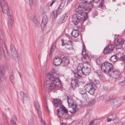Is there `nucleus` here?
<instances>
[{
    "label": "nucleus",
    "instance_id": "nucleus-64",
    "mask_svg": "<svg viewBox=\"0 0 125 125\" xmlns=\"http://www.w3.org/2000/svg\"><path fill=\"white\" fill-rule=\"evenodd\" d=\"M72 0H67V2L68 3H70Z\"/></svg>",
    "mask_w": 125,
    "mask_h": 125
},
{
    "label": "nucleus",
    "instance_id": "nucleus-38",
    "mask_svg": "<svg viewBox=\"0 0 125 125\" xmlns=\"http://www.w3.org/2000/svg\"><path fill=\"white\" fill-rule=\"evenodd\" d=\"M117 58L116 55H113L112 56L110 59V61L112 62H114L116 61L117 60Z\"/></svg>",
    "mask_w": 125,
    "mask_h": 125
},
{
    "label": "nucleus",
    "instance_id": "nucleus-27",
    "mask_svg": "<svg viewBox=\"0 0 125 125\" xmlns=\"http://www.w3.org/2000/svg\"><path fill=\"white\" fill-rule=\"evenodd\" d=\"M17 120V118L15 116H13L10 119V122L11 125H16V121Z\"/></svg>",
    "mask_w": 125,
    "mask_h": 125
},
{
    "label": "nucleus",
    "instance_id": "nucleus-43",
    "mask_svg": "<svg viewBox=\"0 0 125 125\" xmlns=\"http://www.w3.org/2000/svg\"><path fill=\"white\" fill-rule=\"evenodd\" d=\"M17 73H18L19 74V75L21 77V76L20 74V73L14 69H13L12 70V75L15 76Z\"/></svg>",
    "mask_w": 125,
    "mask_h": 125
},
{
    "label": "nucleus",
    "instance_id": "nucleus-47",
    "mask_svg": "<svg viewBox=\"0 0 125 125\" xmlns=\"http://www.w3.org/2000/svg\"><path fill=\"white\" fill-rule=\"evenodd\" d=\"M122 45L120 43H118L117 42V43L116 45V49H120L122 47Z\"/></svg>",
    "mask_w": 125,
    "mask_h": 125
},
{
    "label": "nucleus",
    "instance_id": "nucleus-52",
    "mask_svg": "<svg viewBox=\"0 0 125 125\" xmlns=\"http://www.w3.org/2000/svg\"><path fill=\"white\" fill-rule=\"evenodd\" d=\"M34 121L33 119L30 120L29 122V125H33Z\"/></svg>",
    "mask_w": 125,
    "mask_h": 125
},
{
    "label": "nucleus",
    "instance_id": "nucleus-21",
    "mask_svg": "<svg viewBox=\"0 0 125 125\" xmlns=\"http://www.w3.org/2000/svg\"><path fill=\"white\" fill-rule=\"evenodd\" d=\"M83 74L84 75H89L90 72V69L87 66H85L83 68Z\"/></svg>",
    "mask_w": 125,
    "mask_h": 125
},
{
    "label": "nucleus",
    "instance_id": "nucleus-16",
    "mask_svg": "<svg viewBox=\"0 0 125 125\" xmlns=\"http://www.w3.org/2000/svg\"><path fill=\"white\" fill-rule=\"evenodd\" d=\"M8 16V25L9 28L10 29L12 27L13 23V18L12 16L11 13H10Z\"/></svg>",
    "mask_w": 125,
    "mask_h": 125
},
{
    "label": "nucleus",
    "instance_id": "nucleus-6",
    "mask_svg": "<svg viewBox=\"0 0 125 125\" xmlns=\"http://www.w3.org/2000/svg\"><path fill=\"white\" fill-rule=\"evenodd\" d=\"M113 66L111 63L108 62H105L103 63L101 66V69L104 73H108L113 70Z\"/></svg>",
    "mask_w": 125,
    "mask_h": 125
},
{
    "label": "nucleus",
    "instance_id": "nucleus-17",
    "mask_svg": "<svg viewBox=\"0 0 125 125\" xmlns=\"http://www.w3.org/2000/svg\"><path fill=\"white\" fill-rule=\"evenodd\" d=\"M4 48L3 49V52L5 59V60H9L10 57L8 52L7 50V48L5 44H4Z\"/></svg>",
    "mask_w": 125,
    "mask_h": 125
},
{
    "label": "nucleus",
    "instance_id": "nucleus-1",
    "mask_svg": "<svg viewBox=\"0 0 125 125\" xmlns=\"http://www.w3.org/2000/svg\"><path fill=\"white\" fill-rule=\"evenodd\" d=\"M43 76L45 87L52 90L56 87H61V83L58 78V75L56 73H48L46 75V73L44 72Z\"/></svg>",
    "mask_w": 125,
    "mask_h": 125
},
{
    "label": "nucleus",
    "instance_id": "nucleus-28",
    "mask_svg": "<svg viewBox=\"0 0 125 125\" xmlns=\"http://www.w3.org/2000/svg\"><path fill=\"white\" fill-rule=\"evenodd\" d=\"M56 47V43H53L50 50V51L49 54V55L50 57L52 56L53 52H54Z\"/></svg>",
    "mask_w": 125,
    "mask_h": 125
},
{
    "label": "nucleus",
    "instance_id": "nucleus-4",
    "mask_svg": "<svg viewBox=\"0 0 125 125\" xmlns=\"http://www.w3.org/2000/svg\"><path fill=\"white\" fill-rule=\"evenodd\" d=\"M67 98L69 105L72 109L69 111V112L71 114L75 113L78 110L77 105L73 102V100L72 98L67 96Z\"/></svg>",
    "mask_w": 125,
    "mask_h": 125
},
{
    "label": "nucleus",
    "instance_id": "nucleus-23",
    "mask_svg": "<svg viewBox=\"0 0 125 125\" xmlns=\"http://www.w3.org/2000/svg\"><path fill=\"white\" fill-rule=\"evenodd\" d=\"M54 103L56 107H61L63 106L61 104V100L59 99H56L54 100Z\"/></svg>",
    "mask_w": 125,
    "mask_h": 125
},
{
    "label": "nucleus",
    "instance_id": "nucleus-7",
    "mask_svg": "<svg viewBox=\"0 0 125 125\" xmlns=\"http://www.w3.org/2000/svg\"><path fill=\"white\" fill-rule=\"evenodd\" d=\"M95 87V84L93 83L87 84L84 86L85 90L91 95L94 94Z\"/></svg>",
    "mask_w": 125,
    "mask_h": 125
},
{
    "label": "nucleus",
    "instance_id": "nucleus-45",
    "mask_svg": "<svg viewBox=\"0 0 125 125\" xmlns=\"http://www.w3.org/2000/svg\"><path fill=\"white\" fill-rule=\"evenodd\" d=\"M123 54L122 53H119L117 54L116 55L117 59H121L122 56H123Z\"/></svg>",
    "mask_w": 125,
    "mask_h": 125
},
{
    "label": "nucleus",
    "instance_id": "nucleus-55",
    "mask_svg": "<svg viewBox=\"0 0 125 125\" xmlns=\"http://www.w3.org/2000/svg\"><path fill=\"white\" fill-rule=\"evenodd\" d=\"M83 50L82 51V52H83V53H85V45L84 44H83Z\"/></svg>",
    "mask_w": 125,
    "mask_h": 125
},
{
    "label": "nucleus",
    "instance_id": "nucleus-54",
    "mask_svg": "<svg viewBox=\"0 0 125 125\" xmlns=\"http://www.w3.org/2000/svg\"><path fill=\"white\" fill-rule=\"evenodd\" d=\"M120 84L121 85H124L125 84V79L124 81L121 82L120 83Z\"/></svg>",
    "mask_w": 125,
    "mask_h": 125
},
{
    "label": "nucleus",
    "instance_id": "nucleus-34",
    "mask_svg": "<svg viewBox=\"0 0 125 125\" xmlns=\"http://www.w3.org/2000/svg\"><path fill=\"white\" fill-rule=\"evenodd\" d=\"M7 5L6 0H0V5L1 8Z\"/></svg>",
    "mask_w": 125,
    "mask_h": 125
},
{
    "label": "nucleus",
    "instance_id": "nucleus-31",
    "mask_svg": "<svg viewBox=\"0 0 125 125\" xmlns=\"http://www.w3.org/2000/svg\"><path fill=\"white\" fill-rule=\"evenodd\" d=\"M5 35L3 31L0 29V39L2 41H4L5 39Z\"/></svg>",
    "mask_w": 125,
    "mask_h": 125
},
{
    "label": "nucleus",
    "instance_id": "nucleus-11",
    "mask_svg": "<svg viewBox=\"0 0 125 125\" xmlns=\"http://www.w3.org/2000/svg\"><path fill=\"white\" fill-rule=\"evenodd\" d=\"M83 52H82L83 57L82 58V60L84 63H86L89 62L91 60V58H90L88 54H85V53H83Z\"/></svg>",
    "mask_w": 125,
    "mask_h": 125
},
{
    "label": "nucleus",
    "instance_id": "nucleus-35",
    "mask_svg": "<svg viewBox=\"0 0 125 125\" xmlns=\"http://www.w3.org/2000/svg\"><path fill=\"white\" fill-rule=\"evenodd\" d=\"M4 74V71L0 68V83L3 80V76Z\"/></svg>",
    "mask_w": 125,
    "mask_h": 125
},
{
    "label": "nucleus",
    "instance_id": "nucleus-20",
    "mask_svg": "<svg viewBox=\"0 0 125 125\" xmlns=\"http://www.w3.org/2000/svg\"><path fill=\"white\" fill-rule=\"evenodd\" d=\"M1 8L2 10L3 13H7V15H9L10 13H11V11L9 9L7 5H5Z\"/></svg>",
    "mask_w": 125,
    "mask_h": 125
},
{
    "label": "nucleus",
    "instance_id": "nucleus-58",
    "mask_svg": "<svg viewBox=\"0 0 125 125\" xmlns=\"http://www.w3.org/2000/svg\"><path fill=\"white\" fill-rule=\"evenodd\" d=\"M56 0H53L52 2L50 4V6H51L56 1Z\"/></svg>",
    "mask_w": 125,
    "mask_h": 125
},
{
    "label": "nucleus",
    "instance_id": "nucleus-37",
    "mask_svg": "<svg viewBox=\"0 0 125 125\" xmlns=\"http://www.w3.org/2000/svg\"><path fill=\"white\" fill-rule=\"evenodd\" d=\"M32 19L33 22L37 26H38L39 24V22L37 18L35 16H34L33 17Z\"/></svg>",
    "mask_w": 125,
    "mask_h": 125
},
{
    "label": "nucleus",
    "instance_id": "nucleus-15",
    "mask_svg": "<svg viewBox=\"0 0 125 125\" xmlns=\"http://www.w3.org/2000/svg\"><path fill=\"white\" fill-rule=\"evenodd\" d=\"M112 72L110 73V75L112 77L115 78H117L119 77L120 75V73L119 71L112 70Z\"/></svg>",
    "mask_w": 125,
    "mask_h": 125
},
{
    "label": "nucleus",
    "instance_id": "nucleus-26",
    "mask_svg": "<svg viewBox=\"0 0 125 125\" xmlns=\"http://www.w3.org/2000/svg\"><path fill=\"white\" fill-rule=\"evenodd\" d=\"M72 36L74 38H76L79 35V32L78 30L73 29L71 33Z\"/></svg>",
    "mask_w": 125,
    "mask_h": 125
},
{
    "label": "nucleus",
    "instance_id": "nucleus-18",
    "mask_svg": "<svg viewBox=\"0 0 125 125\" xmlns=\"http://www.w3.org/2000/svg\"><path fill=\"white\" fill-rule=\"evenodd\" d=\"M70 62L68 59L65 57H64L62 58L61 65L63 66H67Z\"/></svg>",
    "mask_w": 125,
    "mask_h": 125
},
{
    "label": "nucleus",
    "instance_id": "nucleus-44",
    "mask_svg": "<svg viewBox=\"0 0 125 125\" xmlns=\"http://www.w3.org/2000/svg\"><path fill=\"white\" fill-rule=\"evenodd\" d=\"M104 7V5L102 4H100V5L97 7V9L99 10H101Z\"/></svg>",
    "mask_w": 125,
    "mask_h": 125
},
{
    "label": "nucleus",
    "instance_id": "nucleus-32",
    "mask_svg": "<svg viewBox=\"0 0 125 125\" xmlns=\"http://www.w3.org/2000/svg\"><path fill=\"white\" fill-rule=\"evenodd\" d=\"M82 2V3H81L80 5L82 4L83 3H85L86 4V6H87L86 5V3L88 4H90L93 1V0H80Z\"/></svg>",
    "mask_w": 125,
    "mask_h": 125
},
{
    "label": "nucleus",
    "instance_id": "nucleus-10",
    "mask_svg": "<svg viewBox=\"0 0 125 125\" xmlns=\"http://www.w3.org/2000/svg\"><path fill=\"white\" fill-rule=\"evenodd\" d=\"M62 59V58L60 56L56 57L53 61L54 64L56 66H58L61 64Z\"/></svg>",
    "mask_w": 125,
    "mask_h": 125
},
{
    "label": "nucleus",
    "instance_id": "nucleus-40",
    "mask_svg": "<svg viewBox=\"0 0 125 125\" xmlns=\"http://www.w3.org/2000/svg\"><path fill=\"white\" fill-rule=\"evenodd\" d=\"M96 101L94 99H93L91 100L88 103V105L90 106L92 105L95 104Z\"/></svg>",
    "mask_w": 125,
    "mask_h": 125
},
{
    "label": "nucleus",
    "instance_id": "nucleus-59",
    "mask_svg": "<svg viewBox=\"0 0 125 125\" xmlns=\"http://www.w3.org/2000/svg\"><path fill=\"white\" fill-rule=\"evenodd\" d=\"M94 123V121L92 120L90 122L89 125H93Z\"/></svg>",
    "mask_w": 125,
    "mask_h": 125
},
{
    "label": "nucleus",
    "instance_id": "nucleus-36",
    "mask_svg": "<svg viewBox=\"0 0 125 125\" xmlns=\"http://www.w3.org/2000/svg\"><path fill=\"white\" fill-rule=\"evenodd\" d=\"M69 14V11H67L63 15V16H64V18L62 20V22H63L67 19V17L68 16Z\"/></svg>",
    "mask_w": 125,
    "mask_h": 125
},
{
    "label": "nucleus",
    "instance_id": "nucleus-62",
    "mask_svg": "<svg viewBox=\"0 0 125 125\" xmlns=\"http://www.w3.org/2000/svg\"><path fill=\"white\" fill-rule=\"evenodd\" d=\"M1 125H6V124H5L4 122H2L1 123Z\"/></svg>",
    "mask_w": 125,
    "mask_h": 125
},
{
    "label": "nucleus",
    "instance_id": "nucleus-14",
    "mask_svg": "<svg viewBox=\"0 0 125 125\" xmlns=\"http://www.w3.org/2000/svg\"><path fill=\"white\" fill-rule=\"evenodd\" d=\"M83 70H77V72H74L73 73L74 77L76 78L80 79L83 74Z\"/></svg>",
    "mask_w": 125,
    "mask_h": 125
},
{
    "label": "nucleus",
    "instance_id": "nucleus-5",
    "mask_svg": "<svg viewBox=\"0 0 125 125\" xmlns=\"http://www.w3.org/2000/svg\"><path fill=\"white\" fill-rule=\"evenodd\" d=\"M64 4L65 3L64 2L61 3L57 10H54L51 13L50 18L52 21H54L57 17V15L61 12Z\"/></svg>",
    "mask_w": 125,
    "mask_h": 125
},
{
    "label": "nucleus",
    "instance_id": "nucleus-48",
    "mask_svg": "<svg viewBox=\"0 0 125 125\" xmlns=\"http://www.w3.org/2000/svg\"><path fill=\"white\" fill-rule=\"evenodd\" d=\"M37 111L38 116L39 117L41 118L42 116L41 112L40 110V109H37Z\"/></svg>",
    "mask_w": 125,
    "mask_h": 125
},
{
    "label": "nucleus",
    "instance_id": "nucleus-50",
    "mask_svg": "<svg viewBox=\"0 0 125 125\" xmlns=\"http://www.w3.org/2000/svg\"><path fill=\"white\" fill-rule=\"evenodd\" d=\"M104 97L103 96H99L97 98V101L98 102H99L102 100L104 98Z\"/></svg>",
    "mask_w": 125,
    "mask_h": 125
},
{
    "label": "nucleus",
    "instance_id": "nucleus-57",
    "mask_svg": "<svg viewBox=\"0 0 125 125\" xmlns=\"http://www.w3.org/2000/svg\"><path fill=\"white\" fill-rule=\"evenodd\" d=\"M121 60H125V55H124L123 54V56H122Z\"/></svg>",
    "mask_w": 125,
    "mask_h": 125
},
{
    "label": "nucleus",
    "instance_id": "nucleus-53",
    "mask_svg": "<svg viewBox=\"0 0 125 125\" xmlns=\"http://www.w3.org/2000/svg\"><path fill=\"white\" fill-rule=\"evenodd\" d=\"M61 42H62V46H63L64 45L65 46V43H67L66 42V40H65L64 41V40L63 39H62Z\"/></svg>",
    "mask_w": 125,
    "mask_h": 125
},
{
    "label": "nucleus",
    "instance_id": "nucleus-13",
    "mask_svg": "<svg viewBox=\"0 0 125 125\" xmlns=\"http://www.w3.org/2000/svg\"><path fill=\"white\" fill-rule=\"evenodd\" d=\"M74 78L72 80L71 82V86L73 89H74L75 88L79 86L78 80L79 79L76 78V77H74Z\"/></svg>",
    "mask_w": 125,
    "mask_h": 125
},
{
    "label": "nucleus",
    "instance_id": "nucleus-61",
    "mask_svg": "<svg viewBox=\"0 0 125 125\" xmlns=\"http://www.w3.org/2000/svg\"><path fill=\"white\" fill-rule=\"evenodd\" d=\"M76 125H83V123H79L77 124Z\"/></svg>",
    "mask_w": 125,
    "mask_h": 125
},
{
    "label": "nucleus",
    "instance_id": "nucleus-19",
    "mask_svg": "<svg viewBox=\"0 0 125 125\" xmlns=\"http://www.w3.org/2000/svg\"><path fill=\"white\" fill-rule=\"evenodd\" d=\"M48 20V18L47 16H44L43 18L42 23L41 24L42 28H43L47 23Z\"/></svg>",
    "mask_w": 125,
    "mask_h": 125
},
{
    "label": "nucleus",
    "instance_id": "nucleus-22",
    "mask_svg": "<svg viewBox=\"0 0 125 125\" xmlns=\"http://www.w3.org/2000/svg\"><path fill=\"white\" fill-rule=\"evenodd\" d=\"M72 21L75 24L77 25L79 23L80 21L76 16L74 14L72 16Z\"/></svg>",
    "mask_w": 125,
    "mask_h": 125
},
{
    "label": "nucleus",
    "instance_id": "nucleus-49",
    "mask_svg": "<svg viewBox=\"0 0 125 125\" xmlns=\"http://www.w3.org/2000/svg\"><path fill=\"white\" fill-rule=\"evenodd\" d=\"M82 95L83 98L84 99H86L88 98V96L86 93H86H85L84 94H83Z\"/></svg>",
    "mask_w": 125,
    "mask_h": 125
},
{
    "label": "nucleus",
    "instance_id": "nucleus-42",
    "mask_svg": "<svg viewBox=\"0 0 125 125\" xmlns=\"http://www.w3.org/2000/svg\"><path fill=\"white\" fill-rule=\"evenodd\" d=\"M84 66H83V64L82 63H80L78 64L77 67V70H80L83 69Z\"/></svg>",
    "mask_w": 125,
    "mask_h": 125
},
{
    "label": "nucleus",
    "instance_id": "nucleus-8",
    "mask_svg": "<svg viewBox=\"0 0 125 125\" xmlns=\"http://www.w3.org/2000/svg\"><path fill=\"white\" fill-rule=\"evenodd\" d=\"M11 52L12 56L14 57V59L17 58L18 56L17 53L16 51L14 46L12 44H11L10 45V49Z\"/></svg>",
    "mask_w": 125,
    "mask_h": 125
},
{
    "label": "nucleus",
    "instance_id": "nucleus-12",
    "mask_svg": "<svg viewBox=\"0 0 125 125\" xmlns=\"http://www.w3.org/2000/svg\"><path fill=\"white\" fill-rule=\"evenodd\" d=\"M74 78L72 80L71 82V86L73 89H74L75 88L79 86L78 80L79 79L76 78V77H74Z\"/></svg>",
    "mask_w": 125,
    "mask_h": 125
},
{
    "label": "nucleus",
    "instance_id": "nucleus-41",
    "mask_svg": "<svg viewBox=\"0 0 125 125\" xmlns=\"http://www.w3.org/2000/svg\"><path fill=\"white\" fill-rule=\"evenodd\" d=\"M30 4L31 6H34L37 3L36 0H29Z\"/></svg>",
    "mask_w": 125,
    "mask_h": 125
},
{
    "label": "nucleus",
    "instance_id": "nucleus-56",
    "mask_svg": "<svg viewBox=\"0 0 125 125\" xmlns=\"http://www.w3.org/2000/svg\"><path fill=\"white\" fill-rule=\"evenodd\" d=\"M90 113L89 112H87L86 115V116L88 118H89L90 116Z\"/></svg>",
    "mask_w": 125,
    "mask_h": 125
},
{
    "label": "nucleus",
    "instance_id": "nucleus-2",
    "mask_svg": "<svg viewBox=\"0 0 125 125\" xmlns=\"http://www.w3.org/2000/svg\"><path fill=\"white\" fill-rule=\"evenodd\" d=\"M87 7L85 3H83L78 6V10L75 14L80 21L83 22L87 19L86 14H85L84 11L87 10Z\"/></svg>",
    "mask_w": 125,
    "mask_h": 125
},
{
    "label": "nucleus",
    "instance_id": "nucleus-24",
    "mask_svg": "<svg viewBox=\"0 0 125 125\" xmlns=\"http://www.w3.org/2000/svg\"><path fill=\"white\" fill-rule=\"evenodd\" d=\"M65 47L67 49L69 50L73 49V47L72 42L70 41H68L67 43H65Z\"/></svg>",
    "mask_w": 125,
    "mask_h": 125
},
{
    "label": "nucleus",
    "instance_id": "nucleus-60",
    "mask_svg": "<svg viewBox=\"0 0 125 125\" xmlns=\"http://www.w3.org/2000/svg\"><path fill=\"white\" fill-rule=\"evenodd\" d=\"M100 0H93V1L95 3H97Z\"/></svg>",
    "mask_w": 125,
    "mask_h": 125
},
{
    "label": "nucleus",
    "instance_id": "nucleus-25",
    "mask_svg": "<svg viewBox=\"0 0 125 125\" xmlns=\"http://www.w3.org/2000/svg\"><path fill=\"white\" fill-rule=\"evenodd\" d=\"M112 105L115 107H117L120 105V101L119 100H114L113 101Z\"/></svg>",
    "mask_w": 125,
    "mask_h": 125
},
{
    "label": "nucleus",
    "instance_id": "nucleus-46",
    "mask_svg": "<svg viewBox=\"0 0 125 125\" xmlns=\"http://www.w3.org/2000/svg\"><path fill=\"white\" fill-rule=\"evenodd\" d=\"M79 92L81 95L84 94L86 93L85 90L83 88L80 89L79 90Z\"/></svg>",
    "mask_w": 125,
    "mask_h": 125
},
{
    "label": "nucleus",
    "instance_id": "nucleus-33",
    "mask_svg": "<svg viewBox=\"0 0 125 125\" xmlns=\"http://www.w3.org/2000/svg\"><path fill=\"white\" fill-rule=\"evenodd\" d=\"M125 42V40L122 38H120L117 41V42L119 44L120 43L122 45L124 44Z\"/></svg>",
    "mask_w": 125,
    "mask_h": 125
},
{
    "label": "nucleus",
    "instance_id": "nucleus-39",
    "mask_svg": "<svg viewBox=\"0 0 125 125\" xmlns=\"http://www.w3.org/2000/svg\"><path fill=\"white\" fill-rule=\"evenodd\" d=\"M34 105L36 110L40 109V106L38 102L37 101H35L34 102Z\"/></svg>",
    "mask_w": 125,
    "mask_h": 125
},
{
    "label": "nucleus",
    "instance_id": "nucleus-63",
    "mask_svg": "<svg viewBox=\"0 0 125 125\" xmlns=\"http://www.w3.org/2000/svg\"><path fill=\"white\" fill-rule=\"evenodd\" d=\"M104 0H102L101 1V3L100 4H102L103 5H104Z\"/></svg>",
    "mask_w": 125,
    "mask_h": 125
},
{
    "label": "nucleus",
    "instance_id": "nucleus-9",
    "mask_svg": "<svg viewBox=\"0 0 125 125\" xmlns=\"http://www.w3.org/2000/svg\"><path fill=\"white\" fill-rule=\"evenodd\" d=\"M114 48V47L113 45H109L104 49V53L106 54L111 53L113 51Z\"/></svg>",
    "mask_w": 125,
    "mask_h": 125
},
{
    "label": "nucleus",
    "instance_id": "nucleus-51",
    "mask_svg": "<svg viewBox=\"0 0 125 125\" xmlns=\"http://www.w3.org/2000/svg\"><path fill=\"white\" fill-rule=\"evenodd\" d=\"M14 76L11 75V76L10 77V81L13 83L14 81L15 78L13 77Z\"/></svg>",
    "mask_w": 125,
    "mask_h": 125
},
{
    "label": "nucleus",
    "instance_id": "nucleus-30",
    "mask_svg": "<svg viewBox=\"0 0 125 125\" xmlns=\"http://www.w3.org/2000/svg\"><path fill=\"white\" fill-rule=\"evenodd\" d=\"M20 94L21 96V98L23 100H24L26 99L27 96L26 94L23 93L22 91H21L20 92Z\"/></svg>",
    "mask_w": 125,
    "mask_h": 125
},
{
    "label": "nucleus",
    "instance_id": "nucleus-3",
    "mask_svg": "<svg viewBox=\"0 0 125 125\" xmlns=\"http://www.w3.org/2000/svg\"><path fill=\"white\" fill-rule=\"evenodd\" d=\"M69 111H68L67 109L64 106L60 107L57 110V114L60 118L63 119H70L72 116V114H69Z\"/></svg>",
    "mask_w": 125,
    "mask_h": 125
},
{
    "label": "nucleus",
    "instance_id": "nucleus-29",
    "mask_svg": "<svg viewBox=\"0 0 125 125\" xmlns=\"http://www.w3.org/2000/svg\"><path fill=\"white\" fill-rule=\"evenodd\" d=\"M109 117L110 118H108L107 121L108 122H110L111 120H114L116 118V115L115 114H114L111 115Z\"/></svg>",
    "mask_w": 125,
    "mask_h": 125
}]
</instances>
